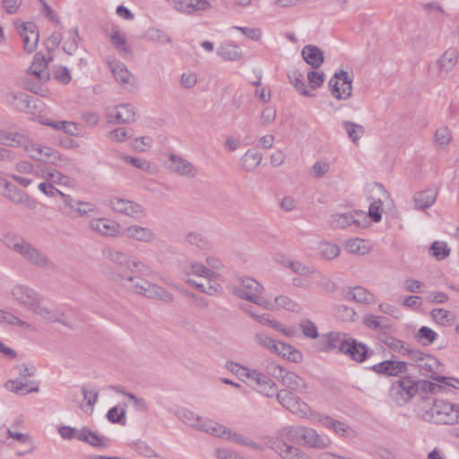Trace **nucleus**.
<instances>
[{
  "label": "nucleus",
  "instance_id": "bb28decb",
  "mask_svg": "<svg viewBox=\"0 0 459 459\" xmlns=\"http://www.w3.org/2000/svg\"><path fill=\"white\" fill-rule=\"evenodd\" d=\"M48 61L41 53H37L33 57L31 65L28 68V74L34 75L39 81L48 82L50 79L48 71Z\"/></svg>",
  "mask_w": 459,
  "mask_h": 459
},
{
  "label": "nucleus",
  "instance_id": "052dcab7",
  "mask_svg": "<svg viewBox=\"0 0 459 459\" xmlns=\"http://www.w3.org/2000/svg\"><path fill=\"white\" fill-rule=\"evenodd\" d=\"M187 273L194 274L199 277H204L207 280L217 275V273L212 271V269L208 268L207 266H204L200 263L190 264L189 268L187 269Z\"/></svg>",
  "mask_w": 459,
  "mask_h": 459
},
{
  "label": "nucleus",
  "instance_id": "b1692460",
  "mask_svg": "<svg viewBox=\"0 0 459 459\" xmlns=\"http://www.w3.org/2000/svg\"><path fill=\"white\" fill-rule=\"evenodd\" d=\"M377 374L396 377L407 371V363L400 360H385L372 367Z\"/></svg>",
  "mask_w": 459,
  "mask_h": 459
},
{
  "label": "nucleus",
  "instance_id": "4c0bfd02",
  "mask_svg": "<svg viewBox=\"0 0 459 459\" xmlns=\"http://www.w3.org/2000/svg\"><path fill=\"white\" fill-rule=\"evenodd\" d=\"M200 431L212 435L220 438L230 439V430L227 428L210 419H205L200 428Z\"/></svg>",
  "mask_w": 459,
  "mask_h": 459
},
{
  "label": "nucleus",
  "instance_id": "79ce46f5",
  "mask_svg": "<svg viewBox=\"0 0 459 459\" xmlns=\"http://www.w3.org/2000/svg\"><path fill=\"white\" fill-rule=\"evenodd\" d=\"M186 241L194 247L202 250H209L212 248V242L206 236L198 231H189L185 236Z\"/></svg>",
  "mask_w": 459,
  "mask_h": 459
},
{
  "label": "nucleus",
  "instance_id": "a878e982",
  "mask_svg": "<svg viewBox=\"0 0 459 459\" xmlns=\"http://www.w3.org/2000/svg\"><path fill=\"white\" fill-rule=\"evenodd\" d=\"M122 234L128 238L145 243L156 239V235L151 229L139 225L128 226L123 230Z\"/></svg>",
  "mask_w": 459,
  "mask_h": 459
},
{
  "label": "nucleus",
  "instance_id": "6ab92c4d",
  "mask_svg": "<svg viewBox=\"0 0 459 459\" xmlns=\"http://www.w3.org/2000/svg\"><path fill=\"white\" fill-rule=\"evenodd\" d=\"M3 101L22 112L31 111L32 98L22 91H8L2 95Z\"/></svg>",
  "mask_w": 459,
  "mask_h": 459
},
{
  "label": "nucleus",
  "instance_id": "ea45409f",
  "mask_svg": "<svg viewBox=\"0 0 459 459\" xmlns=\"http://www.w3.org/2000/svg\"><path fill=\"white\" fill-rule=\"evenodd\" d=\"M270 307H264V309L275 311L279 309H286L289 311H295L298 308V304L289 296L281 294L274 297L273 301L267 299Z\"/></svg>",
  "mask_w": 459,
  "mask_h": 459
},
{
  "label": "nucleus",
  "instance_id": "c85d7f7f",
  "mask_svg": "<svg viewBox=\"0 0 459 459\" xmlns=\"http://www.w3.org/2000/svg\"><path fill=\"white\" fill-rule=\"evenodd\" d=\"M134 110L129 104H122L116 107L115 111L108 113V123L128 124L134 121Z\"/></svg>",
  "mask_w": 459,
  "mask_h": 459
},
{
  "label": "nucleus",
  "instance_id": "bf43d9fd",
  "mask_svg": "<svg viewBox=\"0 0 459 459\" xmlns=\"http://www.w3.org/2000/svg\"><path fill=\"white\" fill-rule=\"evenodd\" d=\"M435 143L442 148L447 147L452 141V133L446 126L439 127L434 135Z\"/></svg>",
  "mask_w": 459,
  "mask_h": 459
},
{
  "label": "nucleus",
  "instance_id": "338daca9",
  "mask_svg": "<svg viewBox=\"0 0 459 459\" xmlns=\"http://www.w3.org/2000/svg\"><path fill=\"white\" fill-rule=\"evenodd\" d=\"M363 322L368 328L374 330H383L388 327L385 318L374 315L365 316Z\"/></svg>",
  "mask_w": 459,
  "mask_h": 459
},
{
  "label": "nucleus",
  "instance_id": "e2e57ef3",
  "mask_svg": "<svg viewBox=\"0 0 459 459\" xmlns=\"http://www.w3.org/2000/svg\"><path fill=\"white\" fill-rule=\"evenodd\" d=\"M113 46L122 54L127 55L131 52L130 48L126 45L125 36L118 30H114L110 36Z\"/></svg>",
  "mask_w": 459,
  "mask_h": 459
},
{
  "label": "nucleus",
  "instance_id": "e433bc0d",
  "mask_svg": "<svg viewBox=\"0 0 459 459\" xmlns=\"http://www.w3.org/2000/svg\"><path fill=\"white\" fill-rule=\"evenodd\" d=\"M342 353L349 355L356 361L361 362L365 359L368 350L362 343L356 342L355 341H348L347 344L342 345Z\"/></svg>",
  "mask_w": 459,
  "mask_h": 459
},
{
  "label": "nucleus",
  "instance_id": "c756f323",
  "mask_svg": "<svg viewBox=\"0 0 459 459\" xmlns=\"http://www.w3.org/2000/svg\"><path fill=\"white\" fill-rule=\"evenodd\" d=\"M343 247L347 253L354 255H365L372 250L370 242L359 238L347 239Z\"/></svg>",
  "mask_w": 459,
  "mask_h": 459
},
{
  "label": "nucleus",
  "instance_id": "f8f14e48",
  "mask_svg": "<svg viewBox=\"0 0 459 459\" xmlns=\"http://www.w3.org/2000/svg\"><path fill=\"white\" fill-rule=\"evenodd\" d=\"M241 308L257 323L274 329L285 337L293 338L297 333L294 327L286 326L279 321L272 318V316L268 314H257L249 306H243Z\"/></svg>",
  "mask_w": 459,
  "mask_h": 459
},
{
  "label": "nucleus",
  "instance_id": "4be33fe9",
  "mask_svg": "<svg viewBox=\"0 0 459 459\" xmlns=\"http://www.w3.org/2000/svg\"><path fill=\"white\" fill-rule=\"evenodd\" d=\"M458 63V51L454 48H447L436 62L437 75H447Z\"/></svg>",
  "mask_w": 459,
  "mask_h": 459
},
{
  "label": "nucleus",
  "instance_id": "412c9836",
  "mask_svg": "<svg viewBox=\"0 0 459 459\" xmlns=\"http://www.w3.org/2000/svg\"><path fill=\"white\" fill-rule=\"evenodd\" d=\"M19 34L23 41V48L28 53H32L38 45L39 32L36 31V26L32 22H22L20 25L15 23Z\"/></svg>",
  "mask_w": 459,
  "mask_h": 459
},
{
  "label": "nucleus",
  "instance_id": "9b49d317",
  "mask_svg": "<svg viewBox=\"0 0 459 459\" xmlns=\"http://www.w3.org/2000/svg\"><path fill=\"white\" fill-rule=\"evenodd\" d=\"M418 392L417 385L409 377L395 381L390 387L389 397L398 406L408 403Z\"/></svg>",
  "mask_w": 459,
  "mask_h": 459
},
{
  "label": "nucleus",
  "instance_id": "9d476101",
  "mask_svg": "<svg viewBox=\"0 0 459 459\" xmlns=\"http://www.w3.org/2000/svg\"><path fill=\"white\" fill-rule=\"evenodd\" d=\"M291 441H285L275 437L269 439L268 448L273 450L281 459H313L301 448L290 445Z\"/></svg>",
  "mask_w": 459,
  "mask_h": 459
},
{
  "label": "nucleus",
  "instance_id": "7c9ffc66",
  "mask_svg": "<svg viewBox=\"0 0 459 459\" xmlns=\"http://www.w3.org/2000/svg\"><path fill=\"white\" fill-rule=\"evenodd\" d=\"M437 191L431 188L417 192L413 195L414 207L425 211L434 204L437 199Z\"/></svg>",
  "mask_w": 459,
  "mask_h": 459
},
{
  "label": "nucleus",
  "instance_id": "680f3d73",
  "mask_svg": "<svg viewBox=\"0 0 459 459\" xmlns=\"http://www.w3.org/2000/svg\"><path fill=\"white\" fill-rule=\"evenodd\" d=\"M330 171V163L326 160H317L309 169V176L313 178H321Z\"/></svg>",
  "mask_w": 459,
  "mask_h": 459
},
{
  "label": "nucleus",
  "instance_id": "774afa93",
  "mask_svg": "<svg viewBox=\"0 0 459 459\" xmlns=\"http://www.w3.org/2000/svg\"><path fill=\"white\" fill-rule=\"evenodd\" d=\"M80 39L78 29L72 30L70 31V38L64 44V51L68 55H72L77 49Z\"/></svg>",
  "mask_w": 459,
  "mask_h": 459
},
{
  "label": "nucleus",
  "instance_id": "7ed1b4c3",
  "mask_svg": "<svg viewBox=\"0 0 459 459\" xmlns=\"http://www.w3.org/2000/svg\"><path fill=\"white\" fill-rule=\"evenodd\" d=\"M278 437L304 446L323 450L331 446L332 439L325 434L304 425H288L277 430Z\"/></svg>",
  "mask_w": 459,
  "mask_h": 459
},
{
  "label": "nucleus",
  "instance_id": "ddd939ff",
  "mask_svg": "<svg viewBox=\"0 0 459 459\" xmlns=\"http://www.w3.org/2000/svg\"><path fill=\"white\" fill-rule=\"evenodd\" d=\"M360 217L366 219L363 212H335L331 214L328 223L333 230H344L351 225L364 227L365 224L361 221Z\"/></svg>",
  "mask_w": 459,
  "mask_h": 459
},
{
  "label": "nucleus",
  "instance_id": "72a5a7b5",
  "mask_svg": "<svg viewBox=\"0 0 459 459\" xmlns=\"http://www.w3.org/2000/svg\"><path fill=\"white\" fill-rule=\"evenodd\" d=\"M301 56L305 62L314 68H318L324 63V54L316 46H305L301 51Z\"/></svg>",
  "mask_w": 459,
  "mask_h": 459
},
{
  "label": "nucleus",
  "instance_id": "3c124183",
  "mask_svg": "<svg viewBox=\"0 0 459 459\" xmlns=\"http://www.w3.org/2000/svg\"><path fill=\"white\" fill-rule=\"evenodd\" d=\"M43 125L51 126L58 131H63L64 133L70 135H77L78 134V125L74 122L69 121H50V120H43L41 121Z\"/></svg>",
  "mask_w": 459,
  "mask_h": 459
},
{
  "label": "nucleus",
  "instance_id": "5701e85b",
  "mask_svg": "<svg viewBox=\"0 0 459 459\" xmlns=\"http://www.w3.org/2000/svg\"><path fill=\"white\" fill-rule=\"evenodd\" d=\"M90 228L103 236L117 237L120 234V226L117 222L106 218H97L90 221Z\"/></svg>",
  "mask_w": 459,
  "mask_h": 459
},
{
  "label": "nucleus",
  "instance_id": "a19ab883",
  "mask_svg": "<svg viewBox=\"0 0 459 459\" xmlns=\"http://www.w3.org/2000/svg\"><path fill=\"white\" fill-rule=\"evenodd\" d=\"M323 350L325 351H331L338 349L342 352L343 344H347L348 341L345 340L344 335L340 333H330L323 338Z\"/></svg>",
  "mask_w": 459,
  "mask_h": 459
},
{
  "label": "nucleus",
  "instance_id": "6e6d98bb",
  "mask_svg": "<svg viewBox=\"0 0 459 459\" xmlns=\"http://www.w3.org/2000/svg\"><path fill=\"white\" fill-rule=\"evenodd\" d=\"M254 341L258 346L266 349L272 353L277 350V343L279 342L264 332L255 333Z\"/></svg>",
  "mask_w": 459,
  "mask_h": 459
},
{
  "label": "nucleus",
  "instance_id": "393cba45",
  "mask_svg": "<svg viewBox=\"0 0 459 459\" xmlns=\"http://www.w3.org/2000/svg\"><path fill=\"white\" fill-rule=\"evenodd\" d=\"M173 7L186 14H193L207 10L210 3L207 0H169Z\"/></svg>",
  "mask_w": 459,
  "mask_h": 459
},
{
  "label": "nucleus",
  "instance_id": "49530a36",
  "mask_svg": "<svg viewBox=\"0 0 459 459\" xmlns=\"http://www.w3.org/2000/svg\"><path fill=\"white\" fill-rule=\"evenodd\" d=\"M347 298L359 303H372L374 301L373 293L360 286L350 288L347 291Z\"/></svg>",
  "mask_w": 459,
  "mask_h": 459
},
{
  "label": "nucleus",
  "instance_id": "37998d69",
  "mask_svg": "<svg viewBox=\"0 0 459 459\" xmlns=\"http://www.w3.org/2000/svg\"><path fill=\"white\" fill-rule=\"evenodd\" d=\"M382 342L393 351L402 356H407L408 358L410 357V352H412L414 350L405 344L403 341L393 336H384L382 338Z\"/></svg>",
  "mask_w": 459,
  "mask_h": 459
},
{
  "label": "nucleus",
  "instance_id": "4d7b16f0",
  "mask_svg": "<svg viewBox=\"0 0 459 459\" xmlns=\"http://www.w3.org/2000/svg\"><path fill=\"white\" fill-rule=\"evenodd\" d=\"M262 155L254 151H248L242 157V167L248 171L255 169L261 163Z\"/></svg>",
  "mask_w": 459,
  "mask_h": 459
},
{
  "label": "nucleus",
  "instance_id": "4468645a",
  "mask_svg": "<svg viewBox=\"0 0 459 459\" xmlns=\"http://www.w3.org/2000/svg\"><path fill=\"white\" fill-rule=\"evenodd\" d=\"M11 294L19 304L30 311H32L35 306L38 305L39 299L43 297L34 289L22 284L13 286Z\"/></svg>",
  "mask_w": 459,
  "mask_h": 459
},
{
  "label": "nucleus",
  "instance_id": "0e129e2a",
  "mask_svg": "<svg viewBox=\"0 0 459 459\" xmlns=\"http://www.w3.org/2000/svg\"><path fill=\"white\" fill-rule=\"evenodd\" d=\"M437 336V333L428 326L420 328L415 335L417 341L423 345L431 344L436 340Z\"/></svg>",
  "mask_w": 459,
  "mask_h": 459
},
{
  "label": "nucleus",
  "instance_id": "5fc2aeb1",
  "mask_svg": "<svg viewBox=\"0 0 459 459\" xmlns=\"http://www.w3.org/2000/svg\"><path fill=\"white\" fill-rule=\"evenodd\" d=\"M342 126L352 143L358 145L365 132L363 126L351 121H343Z\"/></svg>",
  "mask_w": 459,
  "mask_h": 459
},
{
  "label": "nucleus",
  "instance_id": "13d9d810",
  "mask_svg": "<svg viewBox=\"0 0 459 459\" xmlns=\"http://www.w3.org/2000/svg\"><path fill=\"white\" fill-rule=\"evenodd\" d=\"M432 319L442 326H449L454 321L451 312L443 308H434L430 312Z\"/></svg>",
  "mask_w": 459,
  "mask_h": 459
},
{
  "label": "nucleus",
  "instance_id": "8fccbe9b",
  "mask_svg": "<svg viewBox=\"0 0 459 459\" xmlns=\"http://www.w3.org/2000/svg\"><path fill=\"white\" fill-rule=\"evenodd\" d=\"M270 438L271 437L266 438V442L264 445H260L254 442L250 437H246L240 433H231V442H234L239 446L253 448L257 451H264L266 447H268Z\"/></svg>",
  "mask_w": 459,
  "mask_h": 459
},
{
  "label": "nucleus",
  "instance_id": "aec40b11",
  "mask_svg": "<svg viewBox=\"0 0 459 459\" xmlns=\"http://www.w3.org/2000/svg\"><path fill=\"white\" fill-rule=\"evenodd\" d=\"M4 188L6 193L4 196L12 203L22 205L30 210H34L37 207V202L30 197L26 192L19 189L17 186L11 183H5Z\"/></svg>",
  "mask_w": 459,
  "mask_h": 459
},
{
  "label": "nucleus",
  "instance_id": "69168bd1",
  "mask_svg": "<svg viewBox=\"0 0 459 459\" xmlns=\"http://www.w3.org/2000/svg\"><path fill=\"white\" fill-rule=\"evenodd\" d=\"M431 255L437 260H443L450 255V248L444 241H435L430 247Z\"/></svg>",
  "mask_w": 459,
  "mask_h": 459
},
{
  "label": "nucleus",
  "instance_id": "c9c22d12",
  "mask_svg": "<svg viewBox=\"0 0 459 459\" xmlns=\"http://www.w3.org/2000/svg\"><path fill=\"white\" fill-rule=\"evenodd\" d=\"M102 255L109 262L113 263L114 264L117 265L120 268L130 267L131 258L127 254L122 251L108 247L103 249Z\"/></svg>",
  "mask_w": 459,
  "mask_h": 459
},
{
  "label": "nucleus",
  "instance_id": "f257e3e1",
  "mask_svg": "<svg viewBox=\"0 0 459 459\" xmlns=\"http://www.w3.org/2000/svg\"><path fill=\"white\" fill-rule=\"evenodd\" d=\"M278 402L292 414L301 419L321 423L325 429L333 430L342 437H353L356 436V432L351 427L329 415L322 414L313 410L306 402L289 391L281 392L278 394Z\"/></svg>",
  "mask_w": 459,
  "mask_h": 459
},
{
  "label": "nucleus",
  "instance_id": "20e7f679",
  "mask_svg": "<svg viewBox=\"0 0 459 459\" xmlns=\"http://www.w3.org/2000/svg\"><path fill=\"white\" fill-rule=\"evenodd\" d=\"M231 375H234L238 379L243 382L247 386H251L256 389L259 393L265 396H273L277 393V387L275 383L268 377L258 373L255 370H250L246 367H242L237 363H231ZM284 390H281L283 392Z\"/></svg>",
  "mask_w": 459,
  "mask_h": 459
},
{
  "label": "nucleus",
  "instance_id": "864d4df0",
  "mask_svg": "<svg viewBox=\"0 0 459 459\" xmlns=\"http://www.w3.org/2000/svg\"><path fill=\"white\" fill-rule=\"evenodd\" d=\"M26 138L20 133L6 132L0 130V144L14 146V145H24Z\"/></svg>",
  "mask_w": 459,
  "mask_h": 459
},
{
  "label": "nucleus",
  "instance_id": "0eeeda50",
  "mask_svg": "<svg viewBox=\"0 0 459 459\" xmlns=\"http://www.w3.org/2000/svg\"><path fill=\"white\" fill-rule=\"evenodd\" d=\"M307 78L309 87L307 86L303 74L298 70L291 71L289 74L290 83L300 95L314 98L316 97L314 91L322 86L325 81V75L323 73L310 70L307 72Z\"/></svg>",
  "mask_w": 459,
  "mask_h": 459
},
{
  "label": "nucleus",
  "instance_id": "2f4dec72",
  "mask_svg": "<svg viewBox=\"0 0 459 459\" xmlns=\"http://www.w3.org/2000/svg\"><path fill=\"white\" fill-rule=\"evenodd\" d=\"M175 416L183 423L200 431L202 424L206 418L199 416L188 409L178 408L175 411Z\"/></svg>",
  "mask_w": 459,
  "mask_h": 459
},
{
  "label": "nucleus",
  "instance_id": "09e8293b",
  "mask_svg": "<svg viewBox=\"0 0 459 459\" xmlns=\"http://www.w3.org/2000/svg\"><path fill=\"white\" fill-rule=\"evenodd\" d=\"M30 384H33V383L32 382L23 383V382H21L18 380H8L7 382H5L4 387L8 391L14 393V394H30V393L39 392V385L36 384L34 386H31L30 388L27 389V386Z\"/></svg>",
  "mask_w": 459,
  "mask_h": 459
},
{
  "label": "nucleus",
  "instance_id": "dca6fc26",
  "mask_svg": "<svg viewBox=\"0 0 459 459\" xmlns=\"http://www.w3.org/2000/svg\"><path fill=\"white\" fill-rule=\"evenodd\" d=\"M108 205L114 212L134 219H139L145 215L144 209L141 204L121 197L110 198Z\"/></svg>",
  "mask_w": 459,
  "mask_h": 459
},
{
  "label": "nucleus",
  "instance_id": "1a4fd4ad",
  "mask_svg": "<svg viewBox=\"0 0 459 459\" xmlns=\"http://www.w3.org/2000/svg\"><path fill=\"white\" fill-rule=\"evenodd\" d=\"M353 75L341 70L334 74L329 81L332 96L338 100H347L352 94Z\"/></svg>",
  "mask_w": 459,
  "mask_h": 459
},
{
  "label": "nucleus",
  "instance_id": "473e14b6",
  "mask_svg": "<svg viewBox=\"0 0 459 459\" xmlns=\"http://www.w3.org/2000/svg\"><path fill=\"white\" fill-rule=\"evenodd\" d=\"M77 439L97 448L106 447L108 445V438L99 436L88 428H82L79 430Z\"/></svg>",
  "mask_w": 459,
  "mask_h": 459
},
{
  "label": "nucleus",
  "instance_id": "a18cd8bd",
  "mask_svg": "<svg viewBox=\"0 0 459 459\" xmlns=\"http://www.w3.org/2000/svg\"><path fill=\"white\" fill-rule=\"evenodd\" d=\"M281 265L290 269L293 273L300 276H309L315 273V270L300 261L285 259L281 261Z\"/></svg>",
  "mask_w": 459,
  "mask_h": 459
},
{
  "label": "nucleus",
  "instance_id": "603ef678",
  "mask_svg": "<svg viewBox=\"0 0 459 459\" xmlns=\"http://www.w3.org/2000/svg\"><path fill=\"white\" fill-rule=\"evenodd\" d=\"M281 382L283 385L294 391H302L306 388L305 381L293 372H285L281 376Z\"/></svg>",
  "mask_w": 459,
  "mask_h": 459
},
{
  "label": "nucleus",
  "instance_id": "f03ea898",
  "mask_svg": "<svg viewBox=\"0 0 459 459\" xmlns=\"http://www.w3.org/2000/svg\"><path fill=\"white\" fill-rule=\"evenodd\" d=\"M110 279L127 291L149 299H158L166 304L175 301L174 295L163 287L135 275L112 273Z\"/></svg>",
  "mask_w": 459,
  "mask_h": 459
},
{
  "label": "nucleus",
  "instance_id": "39448f33",
  "mask_svg": "<svg viewBox=\"0 0 459 459\" xmlns=\"http://www.w3.org/2000/svg\"><path fill=\"white\" fill-rule=\"evenodd\" d=\"M422 418L437 424H459V405L436 399L426 403Z\"/></svg>",
  "mask_w": 459,
  "mask_h": 459
},
{
  "label": "nucleus",
  "instance_id": "c03bdc74",
  "mask_svg": "<svg viewBox=\"0 0 459 459\" xmlns=\"http://www.w3.org/2000/svg\"><path fill=\"white\" fill-rule=\"evenodd\" d=\"M29 264L43 269V270H55L56 264L50 260V258L40 249L36 248L35 252L30 258Z\"/></svg>",
  "mask_w": 459,
  "mask_h": 459
},
{
  "label": "nucleus",
  "instance_id": "423d86ee",
  "mask_svg": "<svg viewBox=\"0 0 459 459\" xmlns=\"http://www.w3.org/2000/svg\"><path fill=\"white\" fill-rule=\"evenodd\" d=\"M233 293L241 299L248 300L261 307H270L267 299L263 297L264 286L250 277H238L233 284Z\"/></svg>",
  "mask_w": 459,
  "mask_h": 459
},
{
  "label": "nucleus",
  "instance_id": "f3484780",
  "mask_svg": "<svg viewBox=\"0 0 459 459\" xmlns=\"http://www.w3.org/2000/svg\"><path fill=\"white\" fill-rule=\"evenodd\" d=\"M31 312L39 316L46 323H60L67 325L65 313L59 308L48 306L44 297L39 299L38 305L35 306Z\"/></svg>",
  "mask_w": 459,
  "mask_h": 459
},
{
  "label": "nucleus",
  "instance_id": "2eb2a0df",
  "mask_svg": "<svg viewBox=\"0 0 459 459\" xmlns=\"http://www.w3.org/2000/svg\"><path fill=\"white\" fill-rule=\"evenodd\" d=\"M169 161L168 169L178 176L195 178L199 174L198 168L180 155L170 153L169 155Z\"/></svg>",
  "mask_w": 459,
  "mask_h": 459
},
{
  "label": "nucleus",
  "instance_id": "cd10ccee",
  "mask_svg": "<svg viewBox=\"0 0 459 459\" xmlns=\"http://www.w3.org/2000/svg\"><path fill=\"white\" fill-rule=\"evenodd\" d=\"M371 192L375 193L378 197L371 201L369 209H368V216L375 221L379 222L382 219V197L387 196V192L383 187V186L375 184L371 187Z\"/></svg>",
  "mask_w": 459,
  "mask_h": 459
},
{
  "label": "nucleus",
  "instance_id": "a211bd4d",
  "mask_svg": "<svg viewBox=\"0 0 459 459\" xmlns=\"http://www.w3.org/2000/svg\"><path fill=\"white\" fill-rule=\"evenodd\" d=\"M3 241L8 248L21 255L27 262L37 248V247L18 235L6 234L4 236Z\"/></svg>",
  "mask_w": 459,
  "mask_h": 459
},
{
  "label": "nucleus",
  "instance_id": "de8ad7c7",
  "mask_svg": "<svg viewBox=\"0 0 459 459\" xmlns=\"http://www.w3.org/2000/svg\"><path fill=\"white\" fill-rule=\"evenodd\" d=\"M318 252L323 259L331 261L340 255L341 247L335 243L323 241L319 243Z\"/></svg>",
  "mask_w": 459,
  "mask_h": 459
},
{
  "label": "nucleus",
  "instance_id": "58836bf2",
  "mask_svg": "<svg viewBox=\"0 0 459 459\" xmlns=\"http://www.w3.org/2000/svg\"><path fill=\"white\" fill-rule=\"evenodd\" d=\"M108 64L117 82L120 84H128L130 82L132 74L125 64L116 60L108 61Z\"/></svg>",
  "mask_w": 459,
  "mask_h": 459
},
{
  "label": "nucleus",
  "instance_id": "6e6552de",
  "mask_svg": "<svg viewBox=\"0 0 459 459\" xmlns=\"http://www.w3.org/2000/svg\"><path fill=\"white\" fill-rule=\"evenodd\" d=\"M409 359L415 364L421 374L440 383H446V377L440 376L442 364L434 357L419 350L410 352Z\"/></svg>",
  "mask_w": 459,
  "mask_h": 459
},
{
  "label": "nucleus",
  "instance_id": "f704fd0d",
  "mask_svg": "<svg viewBox=\"0 0 459 459\" xmlns=\"http://www.w3.org/2000/svg\"><path fill=\"white\" fill-rule=\"evenodd\" d=\"M273 353L295 363L301 362L303 359V355L299 350L289 343L280 341L277 343V350Z\"/></svg>",
  "mask_w": 459,
  "mask_h": 459
}]
</instances>
